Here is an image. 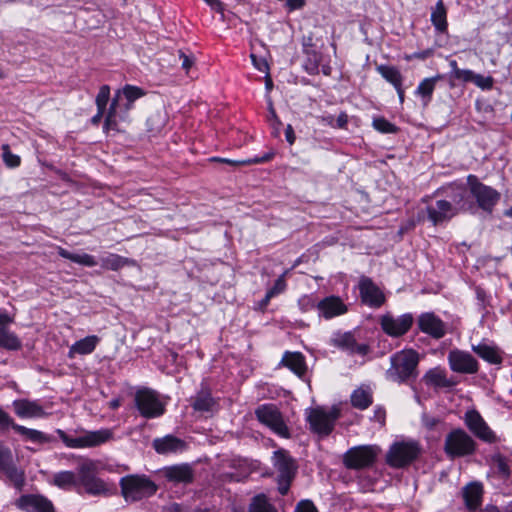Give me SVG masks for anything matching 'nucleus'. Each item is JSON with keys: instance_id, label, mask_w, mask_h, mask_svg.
Wrapping results in <instances>:
<instances>
[{"instance_id": "obj_1", "label": "nucleus", "mask_w": 512, "mask_h": 512, "mask_svg": "<svg viewBox=\"0 0 512 512\" xmlns=\"http://www.w3.org/2000/svg\"><path fill=\"white\" fill-rule=\"evenodd\" d=\"M420 356L414 349H403L391 355L390 367L385 376L388 380L402 384L414 382L418 375Z\"/></svg>"}, {"instance_id": "obj_2", "label": "nucleus", "mask_w": 512, "mask_h": 512, "mask_svg": "<svg viewBox=\"0 0 512 512\" xmlns=\"http://www.w3.org/2000/svg\"><path fill=\"white\" fill-rule=\"evenodd\" d=\"M121 494L126 501H139L151 497L158 486L146 475H127L120 479Z\"/></svg>"}, {"instance_id": "obj_3", "label": "nucleus", "mask_w": 512, "mask_h": 512, "mask_svg": "<svg viewBox=\"0 0 512 512\" xmlns=\"http://www.w3.org/2000/svg\"><path fill=\"white\" fill-rule=\"evenodd\" d=\"M467 186L471 188L472 199L474 200V214L478 210L491 215L494 207L500 201L501 194L491 186L482 183L476 175L467 176Z\"/></svg>"}, {"instance_id": "obj_4", "label": "nucleus", "mask_w": 512, "mask_h": 512, "mask_svg": "<svg viewBox=\"0 0 512 512\" xmlns=\"http://www.w3.org/2000/svg\"><path fill=\"white\" fill-rule=\"evenodd\" d=\"M340 415V409L337 406H333L328 411L319 406L306 410V420L309 423L310 431L321 438L332 433Z\"/></svg>"}, {"instance_id": "obj_5", "label": "nucleus", "mask_w": 512, "mask_h": 512, "mask_svg": "<svg viewBox=\"0 0 512 512\" xmlns=\"http://www.w3.org/2000/svg\"><path fill=\"white\" fill-rule=\"evenodd\" d=\"M420 454L421 447L417 441H399L390 446L385 459L388 466L401 469L412 464Z\"/></svg>"}, {"instance_id": "obj_6", "label": "nucleus", "mask_w": 512, "mask_h": 512, "mask_svg": "<svg viewBox=\"0 0 512 512\" xmlns=\"http://www.w3.org/2000/svg\"><path fill=\"white\" fill-rule=\"evenodd\" d=\"M477 443L463 429L457 428L450 431L444 442V452L450 459L473 455Z\"/></svg>"}, {"instance_id": "obj_7", "label": "nucleus", "mask_w": 512, "mask_h": 512, "mask_svg": "<svg viewBox=\"0 0 512 512\" xmlns=\"http://www.w3.org/2000/svg\"><path fill=\"white\" fill-rule=\"evenodd\" d=\"M56 432L63 443L69 448L96 447L113 438V432L110 429L89 431L75 438L68 436L61 429H57Z\"/></svg>"}, {"instance_id": "obj_8", "label": "nucleus", "mask_w": 512, "mask_h": 512, "mask_svg": "<svg viewBox=\"0 0 512 512\" xmlns=\"http://www.w3.org/2000/svg\"><path fill=\"white\" fill-rule=\"evenodd\" d=\"M257 420L269 427L275 434L289 438L290 432L284 422L281 411L274 404H262L255 409Z\"/></svg>"}, {"instance_id": "obj_9", "label": "nucleus", "mask_w": 512, "mask_h": 512, "mask_svg": "<svg viewBox=\"0 0 512 512\" xmlns=\"http://www.w3.org/2000/svg\"><path fill=\"white\" fill-rule=\"evenodd\" d=\"M134 402L140 415L146 419L160 417L165 412V406L159 400L157 393L148 388L137 390Z\"/></svg>"}, {"instance_id": "obj_10", "label": "nucleus", "mask_w": 512, "mask_h": 512, "mask_svg": "<svg viewBox=\"0 0 512 512\" xmlns=\"http://www.w3.org/2000/svg\"><path fill=\"white\" fill-rule=\"evenodd\" d=\"M379 452L377 446L353 447L344 454L343 463L348 469H365L375 463Z\"/></svg>"}, {"instance_id": "obj_11", "label": "nucleus", "mask_w": 512, "mask_h": 512, "mask_svg": "<svg viewBox=\"0 0 512 512\" xmlns=\"http://www.w3.org/2000/svg\"><path fill=\"white\" fill-rule=\"evenodd\" d=\"M465 424L470 432L479 440L489 444L499 441L495 432L488 426L476 410L467 411L465 413Z\"/></svg>"}, {"instance_id": "obj_12", "label": "nucleus", "mask_w": 512, "mask_h": 512, "mask_svg": "<svg viewBox=\"0 0 512 512\" xmlns=\"http://www.w3.org/2000/svg\"><path fill=\"white\" fill-rule=\"evenodd\" d=\"M78 482L85 492L90 495L109 496L114 494V491L102 479L96 477L89 465H82L80 467Z\"/></svg>"}, {"instance_id": "obj_13", "label": "nucleus", "mask_w": 512, "mask_h": 512, "mask_svg": "<svg viewBox=\"0 0 512 512\" xmlns=\"http://www.w3.org/2000/svg\"><path fill=\"white\" fill-rule=\"evenodd\" d=\"M418 329L432 339H442L449 331V324L434 312L421 313L417 318Z\"/></svg>"}, {"instance_id": "obj_14", "label": "nucleus", "mask_w": 512, "mask_h": 512, "mask_svg": "<svg viewBox=\"0 0 512 512\" xmlns=\"http://www.w3.org/2000/svg\"><path fill=\"white\" fill-rule=\"evenodd\" d=\"M414 323V317L411 313H405L399 317H394L386 313L380 318L382 330L391 337H401L406 334Z\"/></svg>"}, {"instance_id": "obj_15", "label": "nucleus", "mask_w": 512, "mask_h": 512, "mask_svg": "<svg viewBox=\"0 0 512 512\" xmlns=\"http://www.w3.org/2000/svg\"><path fill=\"white\" fill-rule=\"evenodd\" d=\"M448 363L453 372L475 374L479 370L477 359L467 351L453 349L448 353Z\"/></svg>"}, {"instance_id": "obj_16", "label": "nucleus", "mask_w": 512, "mask_h": 512, "mask_svg": "<svg viewBox=\"0 0 512 512\" xmlns=\"http://www.w3.org/2000/svg\"><path fill=\"white\" fill-rule=\"evenodd\" d=\"M359 293L361 301L371 308H379L385 303L383 291L367 276H361L359 280Z\"/></svg>"}, {"instance_id": "obj_17", "label": "nucleus", "mask_w": 512, "mask_h": 512, "mask_svg": "<svg viewBox=\"0 0 512 512\" xmlns=\"http://www.w3.org/2000/svg\"><path fill=\"white\" fill-rule=\"evenodd\" d=\"M15 505L25 512H56L53 503L40 494L21 495Z\"/></svg>"}, {"instance_id": "obj_18", "label": "nucleus", "mask_w": 512, "mask_h": 512, "mask_svg": "<svg viewBox=\"0 0 512 512\" xmlns=\"http://www.w3.org/2000/svg\"><path fill=\"white\" fill-rule=\"evenodd\" d=\"M13 322L12 316L5 310H0V348L17 351L22 348V342L14 332L9 330V325Z\"/></svg>"}, {"instance_id": "obj_19", "label": "nucleus", "mask_w": 512, "mask_h": 512, "mask_svg": "<svg viewBox=\"0 0 512 512\" xmlns=\"http://www.w3.org/2000/svg\"><path fill=\"white\" fill-rule=\"evenodd\" d=\"M449 197L453 207L458 212H469L474 214V200L471 195V188H467L464 184H453L450 186Z\"/></svg>"}, {"instance_id": "obj_20", "label": "nucleus", "mask_w": 512, "mask_h": 512, "mask_svg": "<svg viewBox=\"0 0 512 512\" xmlns=\"http://www.w3.org/2000/svg\"><path fill=\"white\" fill-rule=\"evenodd\" d=\"M426 212L428 220L435 226L457 215V209L447 200H437L434 205L427 206Z\"/></svg>"}, {"instance_id": "obj_21", "label": "nucleus", "mask_w": 512, "mask_h": 512, "mask_svg": "<svg viewBox=\"0 0 512 512\" xmlns=\"http://www.w3.org/2000/svg\"><path fill=\"white\" fill-rule=\"evenodd\" d=\"M319 316L325 319H331L336 316L343 315L348 308L342 299L338 296H327L316 304Z\"/></svg>"}, {"instance_id": "obj_22", "label": "nucleus", "mask_w": 512, "mask_h": 512, "mask_svg": "<svg viewBox=\"0 0 512 512\" xmlns=\"http://www.w3.org/2000/svg\"><path fill=\"white\" fill-rule=\"evenodd\" d=\"M163 475L169 482L190 484L194 480L195 472L191 464L182 463L165 467Z\"/></svg>"}, {"instance_id": "obj_23", "label": "nucleus", "mask_w": 512, "mask_h": 512, "mask_svg": "<svg viewBox=\"0 0 512 512\" xmlns=\"http://www.w3.org/2000/svg\"><path fill=\"white\" fill-rule=\"evenodd\" d=\"M15 414L20 418H42L47 416L44 408L37 402L29 399H16L12 402Z\"/></svg>"}, {"instance_id": "obj_24", "label": "nucleus", "mask_w": 512, "mask_h": 512, "mask_svg": "<svg viewBox=\"0 0 512 512\" xmlns=\"http://www.w3.org/2000/svg\"><path fill=\"white\" fill-rule=\"evenodd\" d=\"M462 497L466 508L470 512L476 511L482 504L483 485L481 482H470L462 488Z\"/></svg>"}, {"instance_id": "obj_25", "label": "nucleus", "mask_w": 512, "mask_h": 512, "mask_svg": "<svg viewBox=\"0 0 512 512\" xmlns=\"http://www.w3.org/2000/svg\"><path fill=\"white\" fill-rule=\"evenodd\" d=\"M191 407L197 412H212L216 406V400L212 397L211 389L204 383L201 384L200 389L196 395L191 397Z\"/></svg>"}, {"instance_id": "obj_26", "label": "nucleus", "mask_w": 512, "mask_h": 512, "mask_svg": "<svg viewBox=\"0 0 512 512\" xmlns=\"http://www.w3.org/2000/svg\"><path fill=\"white\" fill-rule=\"evenodd\" d=\"M274 466L277 469V476L295 477L297 465L289 452L284 449L276 450L273 453Z\"/></svg>"}, {"instance_id": "obj_27", "label": "nucleus", "mask_w": 512, "mask_h": 512, "mask_svg": "<svg viewBox=\"0 0 512 512\" xmlns=\"http://www.w3.org/2000/svg\"><path fill=\"white\" fill-rule=\"evenodd\" d=\"M152 446L159 454H169L183 451L187 445L184 440L169 434L162 438L154 439Z\"/></svg>"}, {"instance_id": "obj_28", "label": "nucleus", "mask_w": 512, "mask_h": 512, "mask_svg": "<svg viewBox=\"0 0 512 512\" xmlns=\"http://www.w3.org/2000/svg\"><path fill=\"white\" fill-rule=\"evenodd\" d=\"M120 101L121 99V92L117 91L114 95V97L111 100L110 106L107 109L104 124H103V131L105 133H108L109 131H119L118 128V119H119V113H120Z\"/></svg>"}, {"instance_id": "obj_29", "label": "nucleus", "mask_w": 512, "mask_h": 512, "mask_svg": "<svg viewBox=\"0 0 512 512\" xmlns=\"http://www.w3.org/2000/svg\"><path fill=\"white\" fill-rule=\"evenodd\" d=\"M302 53L304 55L302 63L303 70L309 75H318L320 72L319 67L323 60L321 48L317 46L315 48L305 49L302 50Z\"/></svg>"}, {"instance_id": "obj_30", "label": "nucleus", "mask_w": 512, "mask_h": 512, "mask_svg": "<svg viewBox=\"0 0 512 512\" xmlns=\"http://www.w3.org/2000/svg\"><path fill=\"white\" fill-rule=\"evenodd\" d=\"M472 350L489 364L500 365L503 362V352L497 346L479 343L478 345H473Z\"/></svg>"}, {"instance_id": "obj_31", "label": "nucleus", "mask_w": 512, "mask_h": 512, "mask_svg": "<svg viewBox=\"0 0 512 512\" xmlns=\"http://www.w3.org/2000/svg\"><path fill=\"white\" fill-rule=\"evenodd\" d=\"M281 364L289 368L297 376L302 377L306 374L307 366L305 357L300 352H285Z\"/></svg>"}, {"instance_id": "obj_32", "label": "nucleus", "mask_w": 512, "mask_h": 512, "mask_svg": "<svg viewBox=\"0 0 512 512\" xmlns=\"http://www.w3.org/2000/svg\"><path fill=\"white\" fill-rule=\"evenodd\" d=\"M423 379L427 385L439 388H451L457 384V381L452 378H447L446 372L439 368L427 371Z\"/></svg>"}, {"instance_id": "obj_33", "label": "nucleus", "mask_w": 512, "mask_h": 512, "mask_svg": "<svg viewBox=\"0 0 512 512\" xmlns=\"http://www.w3.org/2000/svg\"><path fill=\"white\" fill-rule=\"evenodd\" d=\"M100 342V338L96 335H89L83 339L76 341L69 349L68 356L72 358L75 354L87 355L92 353L97 344Z\"/></svg>"}, {"instance_id": "obj_34", "label": "nucleus", "mask_w": 512, "mask_h": 512, "mask_svg": "<svg viewBox=\"0 0 512 512\" xmlns=\"http://www.w3.org/2000/svg\"><path fill=\"white\" fill-rule=\"evenodd\" d=\"M17 434L21 435L24 440L31 441L37 444L49 443L54 440L51 435L45 434L42 431L30 429L22 425H17L14 430Z\"/></svg>"}, {"instance_id": "obj_35", "label": "nucleus", "mask_w": 512, "mask_h": 512, "mask_svg": "<svg viewBox=\"0 0 512 512\" xmlns=\"http://www.w3.org/2000/svg\"><path fill=\"white\" fill-rule=\"evenodd\" d=\"M431 22L439 33H445L448 28L447 11L443 0H438L431 12Z\"/></svg>"}, {"instance_id": "obj_36", "label": "nucleus", "mask_w": 512, "mask_h": 512, "mask_svg": "<svg viewBox=\"0 0 512 512\" xmlns=\"http://www.w3.org/2000/svg\"><path fill=\"white\" fill-rule=\"evenodd\" d=\"M57 253L60 257L64 259H68L74 263L81 264L87 267H94L98 264L95 257L87 253H72L60 246L57 247Z\"/></svg>"}, {"instance_id": "obj_37", "label": "nucleus", "mask_w": 512, "mask_h": 512, "mask_svg": "<svg viewBox=\"0 0 512 512\" xmlns=\"http://www.w3.org/2000/svg\"><path fill=\"white\" fill-rule=\"evenodd\" d=\"M439 79H441V76L437 75L431 78H425L419 83L415 94L422 98L424 106L428 105V103L431 101L436 82Z\"/></svg>"}, {"instance_id": "obj_38", "label": "nucleus", "mask_w": 512, "mask_h": 512, "mask_svg": "<svg viewBox=\"0 0 512 512\" xmlns=\"http://www.w3.org/2000/svg\"><path fill=\"white\" fill-rule=\"evenodd\" d=\"M0 472L4 473L7 480L15 489L21 491L25 485V473L18 469L14 463H11Z\"/></svg>"}, {"instance_id": "obj_39", "label": "nucleus", "mask_w": 512, "mask_h": 512, "mask_svg": "<svg viewBox=\"0 0 512 512\" xmlns=\"http://www.w3.org/2000/svg\"><path fill=\"white\" fill-rule=\"evenodd\" d=\"M376 70L394 88L403 84V76L397 67L381 64Z\"/></svg>"}, {"instance_id": "obj_40", "label": "nucleus", "mask_w": 512, "mask_h": 512, "mask_svg": "<svg viewBox=\"0 0 512 512\" xmlns=\"http://www.w3.org/2000/svg\"><path fill=\"white\" fill-rule=\"evenodd\" d=\"M372 402V394L369 390L358 388L351 395L352 406L359 410L367 409Z\"/></svg>"}, {"instance_id": "obj_41", "label": "nucleus", "mask_w": 512, "mask_h": 512, "mask_svg": "<svg viewBox=\"0 0 512 512\" xmlns=\"http://www.w3.org/2000/svg\"><path fill=\"white\" fill-rule=\"evenodd\" d=\"M248 512H278V510L265 494H258L252 498Z\"/></svg>"}, {"instance_id": "obj_42", "label": "nucleus", "mask_w": 512, "mask_h": 512, "mask_svg": "<svg viewBox=\"0 0 512 512\" xmlns=\"http://www.w3.org/2000/svg\"><path fill=\"white\" fill-rule=\"evenodd\" d=\"M132 261L126 257L117 254H109L101 259V266L104 269L118 271L126 265L131 264Z\"/></svg>"}, {"instance_id": "obj_43", "label": "nucleus", "mask_w": 512, "mask_h": 512, "mask_svg": "<svg viewBox=\"0 0 512 512\" xmlns=\"http://www.w3.org/2000/svg\"><path fill=\"white\" fill-rule=\"evenodd\" d=\"M331 343L333 346L350 352L352 346L355 344V337L352 332H337L334 334V337L331 339Z\"/></svg>"}, {"instance_id": "obj_44", "label": "nucleus", "mask_w": 512, "mask_h": 512, "mask_svg": "<svg viewBox=\"0 0 512 512\" xmlns=\"http://www.w3.org/2000/svg\"><path fill=\"white\" fill-rule=\"evenodd\" d=\"M166 115L162 111L152 113L147 119L148 131L153 135L159 133L166 124Z\"/></svg>"}, {"instance_id": "obj_45", "label": "nucleus", "mask_w": 512, "mask_h": 512, "mask_svg": "<svg viewBox=\"0 0 512 512\" xmlns=\"http://www.w3.org/2000/svg\"><path fill=\"white\" fill-rule=\"evenodd\" d=\"M53 482L60 488H67L76 484V475L72 471H61L54 475Z\"/></svg>"}, {"instance_id": "obj_46", "label": "nucleus", "mask_w": 512, "mask_h": 512, "mask_svg": "<svg viewBox=\"0 0 512 512\" xmlns=\"http://www.w3.org/2000/svg\"><path fill=\"white\" fill-rule=\"evenodd\" d=\"M372 125L374 129L383 134H395L399 131V128L396 125L389 122L384 117L374 118Z\"/></svg>"}, {"instance_id": "obj_47", "label": "nucleus", "mask_w": 512, "mask_h": 512, "mask_svg": "<svg viewBox=\"0 0 512 512\" xmlns=\"http://www.w3.org/2000/svg\"><path fill=\"white\" fill-rule=\"evenodd\" d=\"M2 159L4 164L9 168H16L21 163L20 156L13 154L8 144H3L2 147Z\"/></svg>"}, {"instance_id": "obj_48", "label": "nucleus", "mask_w": 512, "mask_h": 512, "mask_svg": "<svg viewBox=\"0 0 512 512\" xmlns=\"http://www.w3.org/2000/svg\"><path fill=\"white\" fill-rule=\"evenodd\" d=\"M119 91L121 92V97L124 96L125 100H129L130 102H135L137 99L145 95V91L143 89L128 84Z\"/></svg>"}, {"instance_id": "obj_49", "label": "nucleus", "mask_w": 512, "mask_h": 512, "mask_svg": "<svg viewBox=\"0 0 512 512\" xmlns=\"http://www.w3.org/2000/svg\"><path fill=\"white\" fill-rule=\"evenodd\" d=\"M493 462L496 465L497 472L504 478H509L511 475L510 467L508 465V461L506 457L501 454H496L493 456Z\"/></svg>"}, {"instance_id": "obj_50", "label": "nucleus", "mask_w": 512, "mask_h": 512, "mask_svg": "<svg viewBox=\"0 0 512 512\" xmlns=\"http://www.w3.org/2000/svg\"><path fill=\"white\" fill-rule=\"evenodd\" d=\"M109 99H110V86L102 85L100 87L99 92L95 99L97 109L106 111V107L109 102Z\"/></svg>"}, {"instance_id": "obj_51", "label": "nucleus", "mask_w": 512, "mask_h": 512, "mask_svg": "<svg viewBox=\"0 0 512 512\" xmlns=\"http://www.w3.org/2000/svg\"><path fill=\"white\" fill-rule=\"evenodd\" d=\"M17 425L14 419L0 406V432H6L9 429L15 430Z\"/></svg>"}, {"instance_id": "obj_52", "label": "nucleus", "mask_w": 512, "mask_h": 512, "mask_svg": "<svg viewBox=\"0 0 512 512\" xmlns=\"http://www.w3.org/2000/svg\"><path fill=\"white\" fill-rule=\"evenodd\" d=\"M13 463L12 452L0 443V471Z\"/></svg>"}, {"instance_id": "obj_53", "label": "nucleus", "mask_w": 512, "mask_h": 512, "mask_svg": "<svg viewBox=\"0 0 512 512\" xmlns=\"http://www.w3.org/2000/svg\"><path fill=\"white\" fill-rule=\"evenodd\" d=\"M473 83L481 89H491L493 87L494 80L491 76H483L475 74Z\"/></svg>"}, {"instance_id": "obj_54", "label": "nucleus", "mask_w": 512, "mask_h": 512, "mask_svg": "<svg viewBox=\"0 0 512 512\" xmlns=\"http://www.w3.org/2000/svg\"><path fill=\"white\" fill-rule=\"evenodd\" d=\"M294 477L277 476L278 492L284 496L288 493Z\"/></svg>"}, {"instance_id": "obj_55", "label": "nucleus", "mask_w": 512, "mask_h": 512, "mask_svg": "<svg viewBox=\"0 0 512 512\" xmlns=\"http://www.w3.org/2000/svg\"><path fill=\"white\" fill-rule=\"evenodd\" d=\"M474 76H475V73L472 70L457 69L453 79L466 83V82H473Z\"/></svg>"}, {"instance_id": "obj_56", "label": "nucleus", "mask_w": 512, "mask_h": 512, "mask_svg": "<svg viewBox=\"0 0 512 512\" xmlns=\"http://www.w3.org/2000/svg\"><path fill=\"white\" fill-rule=\"evenodd\" d=\"M302 50L315 48L317 47V39L313 32H309L307 35H304L301 39Z\"/></svg>"}, {"instance_id": "obj_57", "label": "nucleus", "mask_w": 512, "mask_h": 512, "mask_svg": "<svg viewBox=\"0 0 512 512\" xmlns=\"http://www.w3.org/2000/svg\"><path fill=\"white\" fill-rule=\"evenodd\" d=\"M134 102H130L129 100H125L124 103L120 102V113L119 120L127 121L129 118V111L133 108Z\"/></svg>"}, {"instance_id": "obj_58", "label": "nucleus", "mask_w": 512, "mask_h": 512, "mask_svg": "<svg viewBox=\"0 0 512 512\" xmlns=\"http://www.w3.org/2000/svg\"><path fill=\"white\" fill-rule=\"evenodd\" d=\"M295 512H318V511L312 501L302 500L297 504Z\"/></svg>"}, {"instance_id": "obj_59", "label": "nucleus", "mask_w": 512, "mask_h": 512, "mask_svg": "<svg viewBox=\"0 0 512 512\" xmlns=\"http://www.w3.org/2000/svg\"><path fill=\"white\" fill-rule=\"evenodd\" d=\"M274 156H275V153L273 151H270V152L265 153L261 157H254L251 159H247L243 163L248 164V165L266 163V162H269L270 160H272Z\"/></svg>"}, {"instance_id": "obj_60", "label": "nucleus", "mask_w": 512, "mask_h": 512, "mask_svg": "<svg viewBox=\"0 0 512 512\" xmlns=\"http://www.w3.org/2000/svg\"><path fill=\"white\" fill-rule=\"evenodd\" d=\"M422 423L426 429L433 430L440 423V419L424 413L422 415Z\"/></svg>"}, {"instance_id": "obj_61", "label": "nucleus", "mask_w": 512, "mask_h": 512, "mask_svg": "<svg viewBox=\"0 0 512 512\" xmlns=\"http://www.w3.org/2000/svg\"><path fill=\"white\" fill-rule=\"evenodd\" d=\"M268 120L271 122V124L275 130H278L279 126L282 125V123H281L280 119L278 118L276 111L273 107V103L271 101L269 102V118H268Z\"/></svg>"}, {"instance_id": "obj_62", "label": "nucleus", "mask_w": 512, "mask_h": 512, "mask_svg": "<svg viewBox=\"0 0 512 512\" xmlns=\"http://www.w3.org/2000/svg\"><path fill=\"white\" fill-rule=\"evenodd\" d=\"M370 351V347L367 345V344H358L356 341H355V344L352 346V349L351 351L349 352L350 354H359V355H362V356H365L369 353Z\"/></svg>"}, {"instance_id": "obj_63", "label": "nucleus", "mask_w": 512, "mask_h": 512, "mask_svg": "<svg viewBox=\"0 0 512 512\" xmlns=\"http://www.w3.org/2000/svg\"><path fill=\"white\" fill-rule=\"evenodd\" d=\"M386 419V411L382 407H376L374 410V414L372 420L379 422L382 426L385 424Z\"/></svg>"}, {"instance_id": "obj_64", "label": "nucleus", "mask_w": 512, "mask_h": 512, "mask_svg": "<svg viewBox=\"0 0 512 512\" xmlns=\"http://www.w3.org/2000/svg\"><path fill=\"white\" fill-rule=\"evenodd\" d=\"M251 59H252L253 65L259 71H268L269 70L268 63L266 62L265 59L258 60L254 54H251Z\"/></svg>"}]
</instances>
